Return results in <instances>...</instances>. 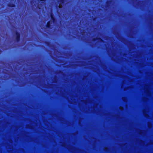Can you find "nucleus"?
I'll return each instance as SVG.
<instances>
[{"mask_svg":"<svg viewBox=\"0 0 153 153\" xmlns=\"http://www.w3.org/2000/svg\"><path fill=\"white\" fill-rule=\"evenodd\" d=\"M110 1H107V2H106V7H108L109 4V3H110Z\"/></svg>","mask_w":153,"mask_h":153,"instance_id":"0eeeda50","label":"nucleus"},{"mask_svg":"<svg viewBox=\"0 0 153 153\" xmlns=\"http://www.w3.org/2000/svg\"><path fill=\"white\" fill-rule=\"evenodd\" d=\"M51 22L50 21H48L47 23V24L46 25V28L48 29H51Z\"/></svg>","mask_w":153,"mask_h":153,"instance_id":"7ed1b4c3","label":"nucleus"},{"mask_svg":"<svg viewBox=\"0 0 153 153\" xmlns=\"http://www.w3.org/2000/svg\"><path fill=\"white\" fill-rule=\"evenodd\" d=\"M45 44L48 46H50L51 45L50 42L48 41H46L45 42Z\"/></svg>","mask_w":153,"mask_h":153,"instance_id":"423d86ee","label":"nucleus"},{"mask_svg":"<svg viewBox=\"0 0 153 153\" xmlns=\"http://www.w3.org/2000/svg\"><path fill=\"white\" fill-rule=\"evenodd\" d=\"M38 0L39 1H44V0Z\"/></svg>","mask_w":153,"mask_h":153,"instance_id":"1a4fd4ad","label":"nucleus"},{"mask_svg":"<svg viewBox=\"0 0 153 153\" xmlns=\"http://www.w3.org/2000/svg\"><path fill=\"white\" fill-rule=\"evenodd\" d=\"M16 34V40L17 42H19L20 40L21 35L19 33L16 31L15 32Z\"/></svg>","mask_w":153,"mask_h":153,"instance_id":"f257e3e1","label":"nucleus"},{"mask_svg":"<svg viewBox=\"0 0 153 153\" xmlns=\"http://www.w3.org/2000/svg\"><path fill=\"white\" fill-rule=\"evenodd\" d=\"M8 7H16V5L14 3H10L7 4Z\"/></svg>","mask_w":153,"mask_h":153,"instance_id":"39448f33","label":"nucleus"},{"mask_svg":"<svg viewBox=\"0 0 153 153\" xmlns=\"http://www.w3.org/2000/svg\"><path fill=\"white\" fill-rule=\"evenodd\" d=\"M50 16L51 19L52 20L53 22L54 23L56 21V19L53 14L52 13H51L50 14Z\"/></svg>","mask_w":153,"mask_h":153,"instance_id":"f03ea898","label":"nucleus"},{"mask_svg":"<svg viewBox=\"0 0 153 153\" xmlns=\"http://www.w3.org/2000/svg\"><path fill=\"white\" fill-rule=\"evenodd\" d=\"M95 19V18H94V19H93V20H94Z\"/></svg>","mask_w":153,"mask_h":153,"instance_id":"9d476101","label":"nucleus"},{"mask_svg":"<svg viewBox=\"0 0 153 153\" xmlns=\"http://www.w3.org/2000/svg\"><path fill=\"white\" fill-rule=\"evenodd\" d=\"M64 0H60V2L62 4H63L64 3Z\"/></svg>","mask_w":153,"mask_h":153,"instance_id":"6e6552de","label":"nucleus"},{"mask_svg":"<svg viewBox=\"0 0 153 153\" xmlns=\"http://www.w3.org/2000/svg\"><path fill=\"white\" fill-rule=\"evenodd\" d=\"M97 40H100V41L101 42H103V40L101 38H93L92 39V40L94 42H95Z\"/></svg>","mask_w":153,"mask_h":153,"instance_id":"20e7f679","label":"nucleus"}]
</instances>
